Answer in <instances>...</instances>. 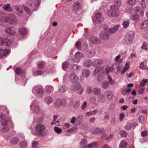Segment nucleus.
I'll list each match as a JSON object with an SVG mask.
<instances>
[{"label": "nucleus", "mask_w": 148, "mask_h": 148, "mask_svg": "<svg viewBox=\"0 0 148 148\" xmlns=\"http://www.w3.org/2000/svg\"><path fill=\"white\" fill-rule=\"evenodd\" d=\"M33 112L35 113H38L40 111V108L37 105L34 106L33 107Z\"/></svg>", "instance_id": "42"}, {"label": "nucleus", "mask_w": 148, "mask_h": 148, "mask_svg": "<svg viewBox=\"0 0 148 148\" xmlns=\"http://www.w3.org/2000/svg\"><path fill=\"white\" fill-rule=\"evenodd\" d=\"M26 29L24 27H21L18 29L19 33L22 36H24L27 33Z\"/></svg>", "instance_id": "25"}, {"label": "nucleus", "mask_w": 148, "mask_h": 148, "mask_svg": "<svg viewBox=\"0 0 148 148\" xmlns=\"http://www.w3.org/2000/svg\"><path fill=\"white\" fill-rule=\"evenodd\" d=\"M70 125L69 123H65L63 125V129L65 130L69 128Z\"/></svg>", "instance_id": "59"}, {"label": "nucleus", "mask_w": 148, "mask_h": 148, "mask_svg": "<svg viewBox=\"0 0 148 148\" xmlns=\"http://www.w3.org/2000/svg\"><path fill=\"white\" fill-rule=\"evenodd\" d=\"M62 119L60 118L58 119L55 122V124L57 126H60L62 124Z\"/></svg>", "instance_id": "46"}, {"label": "nucleus", "mask_w": 148, "mask_h": 148, "mask_svg": "<svg viewBox=\"0 0 148 148\" xmlns=\"http://www.w3.org/2000/svg\"><path fill=\"white\" fill-rule=\"evenodd\" d=\"M104 100V96L103 95H99L98 98V100L100 102H103Z\"/></svg>", "instance_id": "50"}, {"label": "nucleus", "mask_w": 148, "mask_h": 148, "mask_svg": "<svg viewBox=\"0 0 148 148\" xmlns=\"http://www.w3.org/2000/svg\"><path fill=\"white\" fill-rule=\"evenodd\" d=\"M82 5L78 1H75L73 4V8L74 10L75 11H79L82 9Z\"/></svg>", "instance_id": "11"}, {"label": "nucleus", "mask_w": 148, "mask_h": 148, "mask_svg": "<svg viewBox=\"0 0 148 148\" xmlns=\"http://www.w3.org/2000/svg\"><path fill=\"white\" fill-rule=\"evenodd\" d=\"M127 143L125 140H122L119 144V148H127Z\"/></svg>", "instance_id": "24"}, {"label": "nucleus", "mask_w": 148, "mask_h": 148, "mask_svg": "<svg viewBox=\"0 0 148 148\" xmlns=\"http://www.w3.org/2000/svg\"><path fill=\"white\" fill-rule=\"evenodd\" d=\"M119 26V25H118L114 26V27L111 29L109 32L110 34L115 33L118 29Z\"/></svg>", "instance_id": "30"}, {"label": "nucleus", "mask_w": 148, "mask_h": 148, "mask_svg": "<svg viewBox=\"0 0 148 148\" xmlns=\"http://www.w3.org/2000/svg\"><path fill=\"white\" fill-rule=\"evenodd\" d=\"M93 63L91 60H88L84 63V65L86 67H89L92 65Z\"/></svg>", "instance_id": "18"}, {"label": "nucleus", "mask_w": 148, "mask_h": 148, "mask_svg": "<svg viewBox=\"0 0 148 148\" xmlns=\"http://www.w3.org/2000/svg\"><path fill=\"white\" fill-rule=\"evenodd\" d=\"M38 143L36 141H34L32 143V147L33 148H37Z\"/></svg>", "instance_id": "64"}, {"label": "nucleus", "mask_w": 148, "mask_h": 148, "mask_svg": "<svg viewBox=\"0 0 148 148\" xmlns=\"http://www.w3.org/2000/svg\"><path fill=\"white\" fill-rule=\"evenodd\" d=\"M83 116L82 115H79L77 116L76 118V122H77L79 124L80 123L83 121Z\"/></svg>", "instance_id": "36"}, {"label": "nucleus", "mask_w": 148, "mask_h": 148, "mask_svg": "<svg viewBox=\"0 0 148 148\" xmlns=\"http://www.w3.org/2000/svg\"><path fill=\"white\" fill-rule=\"evenodd\" d=\"M139 68L140 69L142 70L146 69L147 68V66L145 65H144V63L143 62L140 63Z\"/></svg>", "instance_id": "51"}, {"label": "nucleus", "mask_w": 148, "mask_h": 148, "mask_svg": "<svg viewBox=\"0 0 148 148\" xmlns=\"http://www.w3.org/2000/svg\"><path fill=\"white\" fill-rule=\"evenodd\" d=\"M120 0H116L114 4L112 6V8L114 9H117L121 5Z\"/></svg>", "instance_id": "16"}, {"label": "nucleus", "mask_w": 148, "mask_h": 148, "mask_svg": "<svg viewBox=\"0 0 148 148\" xmlns=\"http://www.w3.org/2000/svg\"><path fill=\"white\" fill-rule=\"evenodd\" d=\"M96 101L97 99L95 96H93L92 97L90 100V101L91 103L95 105H97L96 103Z\"/></svg>", "instance_id": "49"}, {"label": "nucleus", "mask_w": 148, "mask_h": 148, "mask_svg": "<svg viewBox=\"0 0 148 148\" xmlns=\"http://www.w3.org/2000/svg\"><path fill=\"white\" fill-rule=\"evenodd\" d=\"M113 70V66H108L106 68V72L107 74H108L109 72L112 71Z\"/></svg>", "instance_id": "43"}, {"label": "nucleus", "mask_w": 148, "mask_h": 148, "mask_svg": "<svg viewBox=\"0 0 148 148\" xmlns=\"http://www.w3.org/2000/svg\"><path fill=\"white\" fill-rule=\"evenodd\" d=\"M75 57L77 59H80L84 57V55L82 53H80L79 52H77L75 55Z\"/></svg>", "instance_id": "40"}, {"label": "nucleus", "mask_w": 148, "mask_h": 148, "mask_svg": "<svg viewBox=\"0 0 148 148\" xmlns=\"http://www.w3.org/2000/svg\"><path fill=\"white\" fill-rule=\"evenodd\" d=\"M69 66V64L66 62H64L62 63V69L64 70H66L68 68Z\"/></svg>", "instance_id": "37"}, {"label": "nucleus", "mask_w": 148, "mask_h": 148, "mask_svg": "<svg viewBox=\"0 0 148 148\" xmlns=\"http://www.w3.org/2000/svg\"><path fill=\"white\" fill-rule=\"evenodd\" d=\"M11 41L8 38H4L2 37H0V45H4L9 47L11 43Z\"/></svg>", "instance_id": "4"}, {"label": "nucleus", "mask_w": 148, "mask_h": 148, "mask_svg": "<svg viewBox=\"0 0 148 148\" xmlns=\"http://www.w3.org/2000/svg\"><path fill=\"white\" fill-rule=\"evenodd\" d=\"M45 101L47 104H50L53 101L52 97L50 96H47L45 99Z\"/></svg>", "instance_id": "28"}, {"label": "nucleus", "mask_w": 148, "mask_h": 148, "mask_svg": "<svg viewBox=\"0 0 148 148\" xmlns=\"http://www.w3.org/2000/svg\"><path fill=\"white\" fill-rule=\"evenodd\" d=\"M138 1V0H130L128 3L130 5H133L134 3Z\"/></svg>", "instance_id": "55"}, {"label": "nucleus", "mask_w": 148, "mask_h": 148, "mask_svg": "<svg viewBox=\"0 0 148 148\" xmlns=\"http://www.w3.org/2000/svg\"><path fill=\"white\" fill-rule=\"evenodd\" d=\"M95 17L96 18L95 20L96 23H101L103 21V18L101 14L99 12L97 13L95 15Z\"/></svg>", "instance_id": "10"}, {"label": "nucleus", "mask_w": 148, "mask_h": 148, "mask_svg": "<svg viewBox=\"0 0 148 148\" xmlns=\"http://www.w3.org/2000/svg\"><path fill=\"white\" fill-rule=\"evenodd\" d=\"M90 74V71L88 69H85L83 70L82 73V77H88Z\"/></svg>", "instance_id": "14"}, {"label": "nucleus", "mask_w": 148, "mask_h": 148, "mask_svg": "<svg viewBox=\"0 0 148 148\" xmlns=\"http://www.w3.org/2000/svg\"><path fill=\"white\" fill-rule=\"evenodd\" d=\"M109 85V84L108 81H103L101 85V87L104 89H107V88Z\"/></svg>", "instance_id": "27"}, {"label": "nucleus", "mask_w": 148, "mask_h": 148, "mask_svg": "<svg viewBox=\"0 0 148 148\" xmlns=\"http://www.w3.org/2000/svg\"><path fill=\"white\" fill-rule=\"evenodd\" d=\"M90 131L93 134H99L104 132V130L103 128H97L95 129H91L90 130Z\"/></svg>", "instance_id": "13"}, {"label": "nucleus", "mask_w": 148, "mask_h": 148, "mask_svg": "<svg viewBox=\"0 0 148 148\" xmlns=\"http://www.w3.org/2000/svg\"><path fill=\"white\" fill-rule=\"evenodd\" d=\"M147 44L145 42H144L143 45L141 46V48L142 50L144 49L145 51L148 50V48L146 47Z\"/></svg>", "instance_id": "56"}, {"label": "nucleus", "mask_w": 148, "mask_h": 148, "mask_svg": "<svg viewBox=\"0 0 148 148\" xmlns=\"http://www.w3.org/2000/svg\"><path fill=\"white\" fill-rule=\"evenodd\" d=\"M8 22L11 24H15L17 21V18L13 14H12L8 17Z\"/></svg>", "instance_id": "7"}, {"label": "nucleus", "mask_w": 148, "mask_h": 148, "mask_svg": "<svg viewBox=\"0 0 148 148\" xmlns=\"http://www.w3.org/2000/svg\"><path fill=\"white\" fill-rule=\"evenodd\" d=\"M53 90V88L51 86H47L46 87L45 92L47 93H50Z\"/></svg>", "instance_id": "34"}, {"label": "nucleus", "mask_w": 148, "mask_h": 148, "mask_svg": "<svg viewBox=\"0 0 148 148\" xmlns=\"http://www.w3.org/2000/svg\"><path fill=\"white\" fill-rule=\"evenodd\" d=\"M119 119L120 121H123V119L125 117V114L123 113H121L119 115Z\"/></svg>", "instance_id": "62"}, {"label": "nucleus", "mask_w": 148, "mask_h": 148, "mask_svg": "<svg viewBox=\"0 0 148 148\" xmlns=\"http://www.w3.org/2000/svg\"><path fill=\"white\" fill-rule=\"evenodd\" d=\"M130 19L136 23L138 22L140 20V17L137 14H133L130 17Z\"/></svg>", "instance_id": "17"}, {"label": "nucleus", "mask_w": 148, "mask_h": 148, "mask_svg": "<svg viewBox=\"0 0 148 148\" xmlns=\"http://www.w3.org/2000/svg\"><path fill=\"white\" fill-rule=\"evenodd\" d=\"M81 43L79 42H77L76 43V47L79 50H80L81 49Z\"/></svg>", "instance_id": "60"}, {"label": "nucleus", "mask_w": 148, "mask_h": 148, "mask_svg": "<svg viewBox=\"0 0 148 148\" xmlns=\"http://www.w3.org/2000/svg\"><path fill=\"white\" fill-rule=\"evenodd\" d=\"M97 145V143L95 142L91 143L88 145L84 146L82 148H93L95 147Z\"/></svg>", "instance_id": "20"}, {"label": "nucleus", "mask_w": 148, "mask_h": 148, "mask_svg": "<svg viewBox=\"0 0 148 148\" xmlns=\"http://www.w3.org/2000/svg\"><path fill=\"white\" fill-rule=\"evenodd\" d=\"M148 25V20H145L142 23L141 28L143 29L146 28Z\"/></svg>", "instance_id": "33"}, {"label": "nucleus", "mask_w": 148, "mask_h": 148, "mask_svg": "<svg viewBox=\"0 0 148 148\" xmlns=\"http://www.w3.org/2000/svg\"><path fill=\"white\" fill-rule=\"evenodd\" d=\"M130 24V22L129 21H124L123 23V27L124 28L128 27Z\"/></svg>", "instance_id": "41"}, {"label": "nucleus", "mask_w": 148, "mask_h": 148, "mask_svg": "<svg viewBox=\"0 0 148 148\" xmlns=\"http://www.w3.org/2000/svg\"><path fill=\"white\" fill-rule=\"evenodd\" d=\"M19 142V139L18 138L15 137L11 139L10 141V143L12 144L15 145L17 144Z\"/></svg>", "instance_id": "29"}, {"label": "nucleus", "mask_w": 148, "mask_h": 148, "mask_svg": "<svg viewBox=\"0 0 148 148\" xmlns=\"http://www.w3.org/2000/svg\"><path fill=\"white\" fill-rule=\"evenodd\" d=\"M6 32L8 34L11 35H15L16 34L15 30L11 27H8L5 29Z\"/></svg>", "instance_id": "15"}, {"label": "nucleus", "mask_w": 148, "mask_h": 148, "mask_svg": "<svg viewBox=\"0 0 148 148\" xmlns=\"http://www.w3.org/2000/svg\"><path fill=\"white\" fill-rule=\"evenodd\" d=\"M43 91L42 88H38L36 90V95L40 98L43 96Z\"/></svg>", "instance_id": "21"}, {"label": "nucleus", "mask_w": 148, "mask_h": 148, "mask_svg": "<svg viewBox=\"0 0 148 148\" xmlns=\"http://www.w3.org/2000/svg\"><path fill=\"white\" fill-rule=\"evenodd\" d=\"M73 69L75 71H77L79 70L80 69V67L78 65L73 64Z\"/></svg>", "instance_id": "45"}, {"label": "nucleus", "mask_w": 148, "mask_h": 148, "mask_svg": "<svg viewBox=\"0 0 148 148\" xmlns=\"http://www.w3.org/2000/svg\"><path fill=\"white\" fill-rule=\"evenodd\" d=\"M54 130L55 131L58 133H60L62 132V129L57 127H55Z\"/></svg>", "instance_id": "58"}, {"label": "nucleus", "mask_w": 148, "mask_h": 148, "mask_svg": "<svg viewBox=\"0 0 148 148\" xmlns=\"http://www.w3.org/2000/svg\"><path fill=\"white\" fill-rule=\"evenodd\" d=\"M71 89L74 91H77V93L80 95L82 94L84 91V88L81 87V85L79 83L73 85L71 87Z\"/></svg>", "instance_id": "3"}, {"label": "nucleus", "mask_w": 148, "mask_h": 148, "mask_svg": "<svg viewBox=\"0 0 148 148\" xmlns=\"http://www.w3.org/2000/svg\"><path fill=\"white\" fill-rule=\"evenodd\" d=\"M80 103L79 101H77L74 102V106L75 108H77L80 105Z\"/></svg>", "instance_id": "63"}, {"label": "nucleus", "mask_w": 148, "mask_h": 148, "mask_svg": "<svg viewBox=\"0 0 148 148\" xmlns=\"http://www.w3.org/2000/svg\"><path fill=\"white\" fill-rule=\"evenodd\" d=\"M15 72L17 74L19 75L22 73V71L21 68H18L16 69Z\"/></svg>", "instance_id": "57"}, {"label": "nucleus", "mask_w": 148, "mask_h": 148, "mask_svg": "<svg viewBox=\"0 0 148 148\" xmlns=\"http://www.w3.org/2000/svg\"><path fill=\"white\" fill-rule=\"evenodd\" d=\"M107 15L110 17H114L118 16L119 14V12L118 10H108L106 12Z\"/></svg>", "instance_id": "6"}, {"label": "nucleus", "mask_w": 148, "mask_h": 148, "mask_svg": "<svg viewBox=\"0 0 148 148\" xmlns=\"http://www.w3.org/2000/svg\"><path fill=\"white\" fill-rule=\"evenodd\" d=\"M1 123L3 126L6 125L8 123V120L7 119H5L1 120Z\"/></svg>", "instance_id": "48"}, {"label": "nucleus", "mask_w": 148, "mask_h": 148, "mask_svg": "<svg viewBox=\"0 0 148 148\" xmlns=\"http://www.w3.org/2000/svg\"><path fill=\"white\" fill-rule=\"evenodd\" d=\"M8 17H1L0 18V21L2 22H8Z\"/></svg>", "instance_id": "44"}, {"label": "nucleus", "mask_w": 148, "mask_h": 148, "mask_svg": "<svg viewBox=\"0 0 148 148\" xmlns=\"http://www.w3.org/2000/svg\"><path fill=\"white\" fill-rule=\"evenodd\" d=\"M23 7L25 11L28 14H32V11L30 10L29 8L24 5H23Z\"/></svg>", "instance_id": "39"}, {"label": "nucleus", "mask_w": 148, "mask_h": 148, "mask_svg": "<svg viewBox=\"0 0 148 148\" xmlns=\"http://www.w3.org/2000/svg\"><path fill=\"white\" fill-rule=\"evenodd\" d=\"M148 82V79H144L142 81L140 84V85L141 87L144 86L145 84Z\"/></svg>", "instance_id": "52"}, {"label": "nucleus", "mask_w": 148, "mask_h": 148, "mask_svg": "<svg viewBox=\"0 0 148 148\" xmlns=\"http://www.w3.org/2000/svg\"><path fill=\"white\" fill-rule=\"evenodd\" d=\"M45 126L42 124L37 125L35 127V134L36 136H44L46 135Z\"/></svg>", "instance_id": "1"}, {"label": "nucleus", "mask_w": 148, "mask_h": 148, "mask_svg": "<svg viewBox=\"0 0 148 148\" xmlns=\"http://www.w3.org/2000/svg\"><path fill=\"white\" fill-rule=\"evenodd\" d=\"M2 8L3 9L6 11H8L10 12H11L12 11V9L10 7V5L9 4L6 5L4 4Z\"/></svg>", "instance_id": "26"}, {"label": "nucleus", "mask_w": 148, "mask_h": 148, "mask_svg": "<svg viewBox=\"0 0 148 148\" xmlns=\"http://www.w3.org/2000/svg\"><path fill=\"white\" fill-rule=\"evenodd\" d=\"M101 89L99 88H95L92 90L93 94L96 95H99L101 92Z\"/></svg>", "instance_id": "22"}, {"label": "nucleus", "mask_w": 148, "mask_h": 148, "mask_svg": "<svg viewBox=\"0 0 148 148\" xmlns=\"http://www.w3.org/2000/svg\"><path fill=\"white\" fill-rule=\"evenodd\" d=\"M132 127V124L130 123H128L124 127L125 130L127 131H129L130 130Z\"/></svg>", "instance_id": "32"}, {"label": "nucleus", "mask_w": 148, "mask_h": 148, "mask_svg": "<svg viewBox=\"0 0 148 148\" xmlns=\"http://www.w3.org/2000/svg\"><path fill=\"white\" fill-rule=\"evenodd\" d=\"M102 70V68L99 66H97L94 70L93 74L94 76H96L100 71Z\"/></svg>", "instance_id": "23"}, {"label": "nucleus", "mask_w": 148, "mask_h": 148, "mask_svg": "<svg viewBox=\"0 0 148 148\" xmlns=\"http://www.w3.org/2000/svg\"><path fill=\"white\" fill-rule=\"evenodd\" d=\"M69 79L71 82L75 83L77 82L78 78L75 75L72 73L69 76Z\"/></svg>", "instance_id": "9"}, {"label": "nucleus", "mask_w": 148, "mask_h": 148, "mask_svg": "<svg viewBox=\"0 0 148 148\" xmlns=\"http://www.w3.org/2000/svg\"><path fill=\"white\" fill-rule=\"evenodd\" d=\"M119 135L122 136L126 137L127 135V133L124 130H121L119 132Z\"/></svg>", "instance_id": "35"}, {"label": "nucleus", "mask_w": 148, "mask_h": 148, "mask_svg": "<svg viewBox=\"0 0 148 148\" xmlns=\"http://www.w3.org/2000/svg\"><path fill=\"white\" fill-rule=\"evenodd\" d=\"M106 96L109 99H112L113 97V94L111 91H108L106 92Z\"/></svg>", "instance_id": "31"}, {"label": "nucleus", "mask_w": 148, "mask_h": 148, "mask_svg": "<svg viewBox=\"0 0 148 148\" xmlns=\"http://www.w3.org/2000/svg\"><path fill=\"white\" fill-rule=\"evenodd\" d=\"M20 145L22 148H25L27 147V143L25 141H21L20 143Z\"/></svg>", "instance_id": "47"}, {"label": "nucleus", "mask_w": 148, "mask_h": 148, "mask_svg": "<svg viewBox=\"0 0 148 148\" xmlns=\"http://www.w3.org/2000/svg\"><path fill=\"white\" fill-rule=\"evenodd\" d=\"M140 7L138 6H136L134 7L133 9V11L135 14H137L140 10Z\"/></svg>", "instance_id": "53"}, {"label": "nucleus", "mask_w": 148, "mask_h": 148, "mask_svg": "<svg viewBox=\"0 0 148 148\" xmlns=\"http://www.w3.org/2000/svg\"><path fill=\"white\" fill-rule=\"evenodd\" d=\"M103 63V60L101 59L97 60L94 62V65L96 66H100Z\"/></svg>", "instance_id": "38"}, {"label": "nucleus", "mask_w": 148, "mask_h": 148, "mask_svg": "<svg viewBox=\"0 0 148 148\" xmlns=\"http://www.w3.org/2000/svg\"><path fill=\"white\" fill-rule=\"evenodd\" d=\"M10 51L8 49H0V58L6 56L10 53Z\"/></svg>", "instance_id": "12"}, {"label": "nucleus", "mask_w": 148, "mask_h": 148, "mask_svg": "<svg viewBox=\"0 0 148 148\" xmlns=\"http://www.w3.org/2000/svg\"><path fill=\"white\" fill-rule=\"evenodd\" d=\"M90 42L93 44L99 43L100 42L99 39L94 36L91 37L90 38Z\"/></svg>", "instance_id": "19"}, {"label": "nucleus", "mask_w": 148, "mask_h": 148, "mask_svg": "<svg viewBox=\"0 0 148 148\" xmlns=\"http://www.w3.org/2000/svg\"><path fill=\"white\" fill-rule=\"evenodd\" d=\"M40 3V2L39 0L37 1L33 0L29 3L28 4H29L32 7H34V9L32 10L33 11L36 10L37 6L39 5Z\"/></svg>", "instance_id": "8"}, {"label": "nucleus", "mask_w": 148, "mask_h": 148, "mask_svg": "<svg viewBox=\"0 0 148 148\" xmlns=\"http://www.w3.org/2000/svg\"><path fill=\"white\" fill-rule=\"evenodd\" d=\"M134 34L132 31H128L125 37V42L127 44H130L132 43Z\"/></svg>", "instance_id": "2"}, {"label": "nucleus", "mask_w": 148, "mask_h": 148, "mask_svg": "<svg viewBox=\"0 0 148 148\" xmlns=\"http://www.w3.org/2000/svg\"><path fill=\"white\" fill-rule=\"evenodd\" d=\"M108 81L109 82V83L110 84H114L115 81L113 80L111 77L110 76H108Z\"/></svg>", "instance_id": "54"}, {"label": "nucleus", "mask_w": 148, "mask_h": 148, "mask_svg": "<svg viewBox=\"0 0 148 148\" xmlns=\"http://www.w3.org/2000/svg\"><path fill=\"white\" fill-rule=\"evenodd\" d=\"M45 63L44 62H40L38 64V68L39 69H42L44 68Z\"/></svg>", "instance_id": "61"}, {"label": "nucleus", "mask_w": 148, "mask_h": 148, "mask_svg": "<svg viewBox=\"0 0 148 148\" xmlns=\"http://www.w3.org/2000/svg\"><path fill=\"white\" fill-rule=\"evenodd\" d=\"M100 38L102 40H107L110 37V33L108 31H104L101 32L100 34Z\"/></svg>", "instance_id": "5"}]
</instances>
